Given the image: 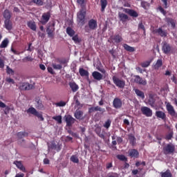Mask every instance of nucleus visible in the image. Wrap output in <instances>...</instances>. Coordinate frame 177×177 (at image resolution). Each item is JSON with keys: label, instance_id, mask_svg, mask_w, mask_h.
<instances>
[{"label": "nucleus", "instance_id": "f257e3e1", "mask_svg": "<svg viewBox=\"0 0 177 177\" xmlns=\"http://www.w3.org/2000/svg\"><path fill=\"white\" fill-rule=\"evenodd\" d=\"M165 104H166V109L169 114L171 115V117H174V118H176L177 113L175 111V109L174 108V106L169 102H165Z\"/></svg>", "mask_w": 177, "mask_h": 177}, {"label": "nucleus", "instance_id": "f03ea898", "mask_svg": "<svg viewBox=\"0 0 177 177\" xmlns=\"http://www.w3.org/2000/svg\"><path fill=\"white\" fill-rule=\"evenodd\" d=\"M113 84L118 86V88H120L123 89L125 87V81L122 80H120L118 77L113 76Z\"/></svg>", "mask_w": 177, "mask_h": 177}, {"label": "nucleus", "instance_id": "7ed1b4c3", "mask_svg": "<svg viewBox=\"0 0 177 177\" xmlns=\"http://www.w3.org/2000/svg\"><path fill=\"white\" fill-rule=\"evenodd\" d=\"M85 15H86V12L84 8L81 9L79 12H77V21H79V23L84 24V22L85 21Z\"/></svg>", "mask_w": 177, "mask_h": 177}, {"label": "nucleus", "instance_id": "20e7f679", "mask_svg": "<svg viewBox=\"0 0 177 177\" xmlns=\"http://www.w3.org/2000/svg\"><path fill=\"white\" fill-rule=\"evenodd\" d=\"M19 89L21 91H30V89H32V86L27 82L19 83Z\"/></svg>", "mask_w": 177, "mask_h": 177}, {"label": "nucleus", "instance_id": "39448f33", "mask_svg": "<svg viewBox=\"0 0 177 177\" xmlns=\"http://www.w3.org/2000/svg\"><path fill=\"white\" fill-rule=\"evenodd\" d=\"M141 111L146 117H151V115H153V111L147 106H142Z\"/></svg>", "mask_w": 177, "mask_h": 177}, {"label": "nucleus", "instance_id": "423d86ee", "mask_svg": "<svg viewBox=\"0 0 177 177\" xmlns=\"http://www.w3.org/2000/svg\"><path fill=\"white\" fill-rule=\"evenodd\" d=\"M134 81L136 82V84H139V85H147V82L146 81V79L140 77L139 75H135Z\"/></svg>", "mask_w": 177, "mask_h": 177}, {"label": "nucleus", "instance_id": "0eeeda50", "mask_svg": "<svg viewBox=\"0 0 177 177\" xmlns=\"http://www.w3.org/2000/svg\"><path fill=\"white\" fill-rule=\"evenodd\" d=\"M64 118H65V121L66 122L67 127H71V125H73V124L75 122V119L70 115H65Z\"/></svg>", "mask_w": 177, "mask_h": 177}, {"label": "nucleus", "instance_id": "6e6552de", "mask_svg": "<svg viewBox=\"0 0 177 177\" xmlns=\"http://www.w3.org/2000/svg\"><path fill=\"white\" fill-rule=\"evenodd\" d=\"M55 63H53L52 64L53 66V68H54V70H62V68H63V66H62V64H63V61L60 60V59H56Z\"/></svg>", "mask_w": 177, "mask_h": 177}, {"label": "nucleus", "instance_id": "1a4fd4ad", "mask_svg": "<svg viewBox=\"0 0 177 177\" xmlns=\"http://www.w3.org/2000/svg\"><path fill=\"white\" fill-rule=\"evenodd\" d=\"M47 34L49 38H53V32H55V24H52L47 28Z\"/></svg>", "mask_w": 177, "mask_h": 177}, {"label": "nucleus", "instance_id": "9d476101", "mask_svg": "<svg viewBox=\"0 0 177 177\" xmlns=\"http://www.w3.org/2000/svg\"><path fill=\"white\" fill-rule=\"evenodd\" d=\"M49 19H50V13L46 12L43 14L41 19V24H46L49 21Z\"/></svg>", "mask_w": 177, "mask_h": 177}, {"label": "nucleus", "instance_id": "9b49d317", "mask_svg": "<svg viewBox=\"0 0 177 177\" xmlns=\"http://www.w3.org/2000/svg\"><path fill=\"white\" fill-rule=\"evenodd\" d=\"M113 106L115 109H121L122 101H121V99L116 97L113 100Z\"/></svg>", "mask_w": 177, "mask_h": 177}, {"label": "nucleus", "instance_id": "f8f14e48", "mask_svg": "<svg viewBox=\"0 0 177 177\" xmlns=\"http://www.w3.org/2000/svg\"><path fill=\"white\" fill-rule=\"evenodd\" d=\"M111 39L113 44H115L117 45V44H120V42H122V37L120 35H115L114 36H112L111 37Z\"/></svg>", "mask_w": 177, "mask_h": 177}, {"label": "nucleus", "instance_id": "ddd939ff", "mask_svg": "<svg viewBox=\"0 0 177 177\" xmlns=\"http://www.w3.org/2000/svg\"><path fill=\"white\" fill-rule=\"evenodd\" d=\"M27 113H30V114H32L33 115H35L39 118L41 115L42 113H39L35 109L34 107H30L27 110Z\"/></svg>", "mask_w": 177, "mask_h": 177}, {"label": "nucleus", "instance_id": "4468645a", "mask_svg": "<svg viewBox=\"0 0 177 177\" xmlns=\"http://www.w3.org/2000/svg\"><path fill=\"white\" fill-rule=\"evenodd\" d=\"M88 27L90 30H96L97 28V21L95 19H91L88 21Z\"/></svg>", "mask_w": 177, "mask_h": 177}, {"label": "nucleus", "instance_id": "2eb2a0df", "mask_svg": "<svg viewBox=\"0 0 177 177\" xmlns=\"http://www.w3.org/2000/svg\"><path fill=\"white\" fill-rule=\"evenodd\" d=\"M154 33L160 35V37H167V32L166 30H162V28H159L154 30Z\"/></svg>", "mask_w": 177, "mask_h": 177}, {"label": "nucleus", "instance_id": "dca6fc26", "mask_svg": "<svg viewBox=\"0 0 177 177\" xmlns=\"http://www.w3.org/2000/svg\"><path fill=\"white\" fill-rule=\"evenodd\" d=\"M13 164L16 165L18 169H20V171H22V172H26V167H24V166L23 165V163H21V161L16 160V161H14Z\"/></svg>", "mask_w": 177, "mask_h": 177}, {"label": "nucleus", "instance_id": "f3484780", "mask_svg": "<svg viewBox=\"0 0 177 177\" xmlns=\"http://www.w3.org/2000/svg\"><path fill=\"white\" fill-rule=\"evenodd\" d=\"M92 76L94 80H97V81H100L101 80H103V75L97 71L93 72Z\"/></svg>", "mask_w": 177, "mask_h": 177}, {"label": "nucleus", "instance_id": "a211bd4d", "mask_svg": "<svg viewBox=\"0 0 177 177\" xmlns=\"http://www.w3.org/2000/svg\"><path fill=\"white\" fill-rule=\"evenodd\" d=\"M129 156L131 158H138L139 157V152L136 149H130L129 151Z\"/></svg>", "mask_w": 177, "mask_h": 177}, {"label": "nucleus", "instance_id": "6ab92c4d", "mask_svg": "<svg viewBox=\"0 0 177 177\" xmlns=\"http://www.w3.org/2000/svg\"><path fill=\"white\" fill-rule=\"evenodd\" d=\"M124 12L128 13V15H129V16L131 17H138V16H139V14H138V12L133 10L125 9Z\"/></svg>", "mask_w": 177, "mask_h": 177}, {"label": "nucleus", "instance_id": "aec40b11", "mask_svg": "<svg viewBox=\"0 0 177 177\" xmlns=\"http://www.w3.org/2000/svg\"><path fill=\"white\" fill-rule=\"evenodd\" d=\"M118 16L120 21H122V23H125V21H127V20H129V17H128V15H127L124 13L119 12Z\"/></svg>", "mask_w": 177, "mask_h": 177}, {"label": "nucleus", "instance_id": "412c9836", "mask_svg": "<svg viewBox=\"0 0 177 177\" xmlns=\"http://www.w3.org/2000/svg\"><path fill=\"white\" fill-rule=\"evenodd\" d=\"M93 111H100L101 113H104L106 111V109H102L99 106H97L95 107H91L89 109V113H93Z\"/></svg>", "mask_w": 177, "mask_h": 177}, {"label": "nucleus", "instance_id": "4be33fe9", "mask_svg": "<svg viewBox=\"0 0 177 177\" xmlns=\"http://www.w3.org/2000/svg\"><path fill=\"white\" fill-rule=\"evenodd\" d=\"M69 86L71 88L73 92H77V91H78V89H80V87L74 82H71L69 83Z\"/></svg>", "mask_w": 177, "mask_h": 177}, {"label": "nucleus", "instance_id": "5701e85b", "mask_svg": "<svg viewBox=\"0 0 177 177\" xmlns=\"http://www.w3.org/2000/svg\"><path fill=\"white\" fill-rule=\"evenodd\" d=\"M4 27L6 30L10 31V30H12V21H10V19H6L4 21Z\"/></svg>", "mask_w": 177, "mask_h": 177}, {"label": "nucleus", "instance_id": "b1692460", "mask_svg": "<svg viewBox=\"0 0 177 177\" xmlns=\"http://www.w3.org/2000/svg\"><path fill=\"white\" fill-rule=\"evenodd\" d=\"M162 51L164 53H169L171 52V46L167 43H164L162 46Z\"/></svg>", "mask_w": 177, "mask_h": 177}, {"label": "nucleus", "instance_id": "393cba45", "mask_svg": "<svg viewBox=\"0 0 177 177\" xmlns=\"http://www.w3.org/2000/svg\"><path fill=\"white\" fill-rule=\"evenodd\" d=\"M27 26L30 30L32 31H37V25L35 23L32 21H30L28 22Z\"/></svg>", "mask_w": 177, "mask_h": 177}, {"label": "nucleus", "instance_id": "a878e982", "mask_svg": "<svg viewBox=\"0 0 177 177\" xmlns=\"http://www.w3.org/2000/svg\"><path fill=\"white\" fill-rule=\"evenodd\" d=\"M79 73L81 77H89V72L82 68L79 69Z\"/></svg>", "mask_w": 177, "mask_h": 177}, {"label": "nucleus", "instance_id": "bb28decb", "mask_svg": "<svg viewBox=\"0 0 177 177\" xmlns=\"http://www.w3.org/2000/svg\"><path fill=\"white\" fill-rule=\"evenodd\" d=\"M134 92L137 95V96H138V97H140V99H145V93H143V91L136 88L134 89Z\"/></svg>", "mask_w": 177, "mask_h": 177}, {"label": "nucleus", "instance_id": "cd10ccee", "mask_svg": "<svg viewBox=\"0 0 177 177\" xmlns=\"http://www.w3.org/2000/svg\"><path fill=\"white\" fill-rule=\"evenodd\" d=\"M8 45H9V39H8V38H6L2 41L1 44H0V48L1 49L8 48Z\"/></svg>", "mask_w": 177, "mask_h": 177}, {"label": "nucleus", "instance_id": "c85d7f7f", "mask_svg": "<svg viewBox=\"0 0 177 177\" xmlns=\"http://www.w3.org/2000/svg\"><path fill=\"white\" fill-rule=\"evenodd\" d=\"M156 115L158 118H161V120H165V113L161 111H157L156 112Z\"/></svg>", "mask_w": 177, "mask_h": 177}, {"label": "nucleus", "instance_id": "c756f323", "mask_svg": "<svg viewBox=\"0 0 177 177\" xmlns=\"http://www.w3.org/2000/svg\"><path fill=\"white\" fill-rule=\"evenodd\" d=\"M174 146L171 145H168L165 147V153H174Z\"/></svg>", "mask_w": 177, "mask_h": 177}, {"label": "nucleus", "instance_id": "7c9ffc66", "mask_svg": "<svg viewBox=\"0 0 177 177\" xmlns=\"http://www.w3.org/2000/svg\"><path fill=\"white\" fill-rule=\"evenodd\" d=\"M82 115H84V112H82V111L77 110L75 112V117L77 120H81V118H82Z\"/></svg>", "mask_w": 177, "mask_h": 177}, {"label": "nucleus", "instance_id": "2f4dec72", "mask_svg": "<svg viewBox=\"0 0 177 177\" xmlns=\"http://www.w3.org/2000/svg\"><path fill=\"white\" fill-rule=\"evenodd\" d=\"M19 139H23V138H26V136H28V133L25 131H21L17 133V134Z\"/></svg>", "mask_w": 177, "mask_h": 177}, {"label": "nucleus", "instance_id": "473e14b6", "mask_svg": "<svg viewBox=\"0 0 177 177\" xmlns=\"http://www.w3.org/2000/svg\"><path fill=\"white\" fill-rule=\"evenodd\" d=\"M101 3V11L104 12V9L107 6V0H100Z\"/></svg>", "mask_w": 177, "mask_h": 177}, {"label": "nucleus", "instance_id": "72a5a7b5", "mask_svg": "<svg viewBox=\"0 0 177 177\" xmlns=\"http://www.w3.org/2000/svg\"><path fill=\"white\" fill-rule=\"evenodd\" d=\"M66 34H68V35H69V37H74V34H75V31H74V30H73V28L68 27L66 28Z\"/></svg>", "mask_w": 177, "mask_h": 177}, {"label": "nucleus", "instance_id": "f704fd0d", "mask_svg": "<svg viewBox=\"0 0 177 177\" xmlns=\"http://www.w3.org/2000/svg\"><path fill=\"white\" fill-rule=\"evenodd\" d=\"M161 66H162V59H158L153 67L155 70H158Z\"/></svg>", "mask_w": 177, "mask_h": 177}, {"label": "nucleus", "instance_id": "c9c22d12", "mask_svg": "<svg viewBox=\"0 0 177 177\" xmlns=\"http://www.w3.org/2000/svg\"><path fill=\"white\" fill-rule=\"evenodd\" d=\"M123 48L125 49V50H127V52H135V48L131 47L128 44H124Z\"/></svg>", "mask_w": 177, "mask_h": 177}, {"label": "nucleus", "instance_id": "e433bc0d", "mask_svg": "<svg viewBox=\"0 0 177 177\" xmlns=\"http://www.w3.org/2000/svg\"><path fill=\"white\" fill-rule=\"evenodd\" d=\"M117 159L120 160V161H124L126 162V161H128V158L126 157L124 155H117Z\"/></svg>", "mask_w": 177, "mask_h": 177}, {"label": "nucleus", "instance_id": "4c0bfd02", "mask_svg": "<svg viewBox=\"0 0 177 177\" xmlns=\"http://www.w3.org/2000/svg\"><path fill=\"white\" fill-rule=\"evenodd\" d=\"M3 17L6 19V20H9L10 19V12L6 10L3 12Z\"/></svg>", "mask_w": 177, "mask_h": 177}, {"label": "nucleus", "instance_id": "58836bf2", "mask_svg": "<svg viewBox=\"0 0 177 177\" xmlns=\"http://www.w3.org/2000/svg\"><path fill=\"white\" fill-rule=\"evenodd\" d=\"M111 126V120L110 119H108L104 124V127L106 128V129H109Z\"/></svg>", "mask_w": 177, "mask_h": 177}, {"label": "nucleus", "instance_id": "ea45409f", "mask_svg": "<svg viewBox=\"0 0 177 177\" xmlns=\"http://www.w3.org/2000/svg\"><path fill=\"white\" fill-rule=\"evenodd\" d=\"M71 161H72V162H75V164H78L80 162V160L77 156H72L71 157Z\"/></svg>", "mask_w": 177, "mask_h": 177}, {"label": "nucleus", "instance_id": "a19ab883", "mask_svg": "<svg viewBox=\"0 0 177 177\" xmlns=\"http://www.w3.org/2000/svg\"><path fill=\"white\" fill-rule=\"evenodd\" d=\"M55 104L56 107H64V106H66V102L60 101L59 102H56Z\"/></svg>", "mask_w": 177, "mask_h": 177}, {"label": "nucleus", "instance_id": "79ce46f5", "mask_svg": "<svg viewBox=\"0 0 177 177\" xmlns=\"http://www.w3.org/2000/svg\"><path fill=\"white\" fill-rule=\"evenodd\" d=\"M141 6L144 9H149V7L150 6V4L146 1H141Z\"/></svg>", "mask_w": 177, "mask_h": 177}, {"label": "nucleus", "instance_id": "37998d69", "mask_svg": "<svg viewBox=\"0 0 177 177\" xmlns=\"http://www.w3.org/2000/svg\"><path fill=\"white\" fill-rule=\"evenodd\" d=\"M53 120H55L57 121L58 124H62V116L57 115V116H53Z\"/></svg>", "mask_w": 177, "mask_h": 177}, {"label": "nucleus", "instance_id": "c03bdc74", "mask_svg": "<svg viewBox=\"0 0 177 177\" xmlns=\"http://www.w3.org/2000/svg\"><path fill=\"white\" fill-rule=\"evenodd\" d=\"M167 23H168V24H170L171 26L173 28H175L176 24H175V21H174V19H167Z\"/></svg>", "mask_w": 177, "mask_h": 177}, {"label": "nucleus", "instance_id": "a18cd8bd", "mask_svg": "<svg viewBox=\"0 0 177 177\" xmlns=\"http://www.w3.org/2000/svg\"><path fill=\"white\" fill-rule=\"evenodd\" d=\"M161 177H172V174L169 171L162 173Z\"/></svg>", "mask_w": 177, "mask_h": 177}, {"label": "nucleus", "instance_id": "49530a36", "mask_svg": "<svg viewBox=\"0 0 177 177\" xmlns=\"http://www.w3.org/2000/svg\"><path fill=\"white\" fill-rule=\"evenodd\" d=\"M150 63H151V61H145L141 64V66L144 68L149 67V66H150Z\"/></svg>", "mask_w": 177, "mask_h": 177}, {"label": "nucleus", "instance_id": "de8ad7c7", "mask_svg": "<svg viewBox=\"0 0 177 177\" xmlns=\"http://www.w3.org/2000/svg\"><path fill=\"white\" fill-rule=\"evenodd\" d=\"M48 150L56 149V144L55 142L48 143Z\"/></svg>", "mask_w": 177, "mask_h": 177}, {"label": "nucleus", "instance_id": "09e8293b", "mask_svg": "<svg viewBox=\"0 0 177 177\" xmlns=\"http://www.w3.org/2000/svg\"><path fill=\"white\" fill-rule=\"evenodd\" d=\"M34 3H36V5H39V6H42L44 5V1L42 0H32Z\"/></svg>", "mask_w": 177, "mask_h": 177}, {"label": "nucleus", "instance_id": "8fccbe9b", "mask_svg": "<svg viewBox=\"0 0 177 177\" xmlns=\"http://www.w3.org/2000/svg\"><path fill=\"white\" fill-rule=\"evenodd\" d=\"M138 28H140L141 30H143L144 35H146V29L145 28V25L143 24L140 23L138 24Z\"/></svg>", "mask_w": 177, "mask_h": 177}, {"label": "nucleus", "instance_id": "3c124183", "mask_svg": "<svg viewBox=\"0 0 177 177\" xmlns=\"http://www.w3.org/2000/svg\"><path fill=\"white\" fill-rule=\"evenodd\" d=\"M154 98L153 97V95H149V103L150 106H153L154 104Z\"/></svg>", "mask_w": 177, "mask_h": 177}, {"label": "nucleus", "instance_id": "603ef678", "mask_svg": "<svg viewBox=\"0 0 177 177\" xmlns=\"http://www.w3.org/2000/svg\"><path fill=\"white\" fill-rule=\"evenodd\" d=\"M7 73L13 75L15 74V71H13V69L10 68L9 66H7V69H6Z\"/></svg>", "mask_w": 177, "mask_h": 177}, {"label": "nucleus", "instance_id": "864d4df0", "mask_svg": "<svg viewBox=\"0 0 177 177\" xmlns=\"http://www.w3.org/2000/svg\"><path fill=\"white\" fill-rule=\"evenodd\" d=\"M73 41L75 42V44L80 42V39H78V35H75L72 37Z\"/></svg>", "mask_w": 177, "mask_h": 177}, {"label": "nucleus", "instance_id": "5fc2aeb1", "mask_svg": "<svg viewBox=\"0 0 177 177\" xmlns=\"http://www.w3.org/2000/svg\"><path fill=\"white\" fill-rule=\"evenodd\" d=\"M77 3L80 5V6H84V3H85V0H76Z\"/></svg>", "mask_w": 177, "mask_h": 177}, {"label": "nucleus", "instance_id": "6e6d98bb", "mask_svg": "<svg viewBox=\"0 0 177 177\" xmlns=\"http://www.w3.org/2000/svg\"><path fill=\"white\" fill-rule=\"evenodd\" d=\"M24 62H32V60H34V59H32V57H26L25 58H24Z\"/></svg>", "mask_w": 177, "mask_h": 177}, {"label": "nucleus", "instance_id": "4d7b16f0", "mask_svg": "<svg viewBox=\"0 0 177 177\" xmlns=\"http://www.w3.org/2000/svg\"><path fill=\"white\" fill-rule=\"evenodd\" d=\"M161 1L163 3L164 8L167 9V8H168V0H161Z\"/></svg>", "mask_w": 177, "mask_h": 177}, {"label": "nucleus", "instance_id": "13d9d810", "mask_svg": "<svg viewBox=\"0 0 177 177\" xmlns=\"http://www.w3.org/2000/svg\"><path fill=\"white\" fill-rule=\"evenodd\" d=\"M6 81L9 82V84H15V80L10 77L6 78Z\"/></svg>", "mask_w": 177, "mask_h": 177}, {"label": "nucleus", "instance_id": "bf43d9fd", "mask_svg": "<svg viewBox=\"0 0 177 177\" xmlns=\"http://www.w3.org/2000/svg\"><path fill=\"white\" fill-rule=\"evenodd\" d=\"M10 50H11V52H12V53L14 55H20V53L19 51L15 50L13 47L11 48Z\"/></svg>", "mask_w": 177, "mask_h": 177}, {"label": "nucleus", "instance_id": "052dcab7", "mask_svg": "<svg viewBox=\"0 0 177 177\" xmlns=\"http://www.w3.org/2000/svg\"><path fill=\"white\" fill-rule=\"evenodd\" d=\"M3 67H5V62H3V60L0 57V68H3Z\"/></svg>", "mask_w": 177, "mask_h": 177}, {"label": "nucleus", "instance_id": "680f3d73", "mask_svg": "<svg viewBox=\"0 0 177 177\" xmlns=\"http://www.w3.org/2000/svg\"><path fill=\"white\" fill-rule=\"evenodd\" d=\"M159 10L160 12H162V15H164V16L167 15V12L162 7H159Z\"/></svg>", "mask_w": 177, "mask_h": 177}, {"label": "nucleus", "instance_id": "e2e57ef3", "mask_svg": "<svg viewBox=\"0 0 177 177\" xmlns=\"http://www.w3.org/2000/svg\"><path fill=\"white\" fill-rule=\"evenodd\" d=\"M4 109V113L6 115L9 114V110H10V108H9V106H6Z\"/></svg>", "mask_w": 177, "mask_h": 177}, {"label": "nucleus", "instance_id": "0e129e2a", "mask_svg": "<svg viewBox=\"0 0 177 177\" xmlns=\"http://www.w3.org/2000/svg\"><path fill=\"white\" fill-rule=\"evenodd\" d=\"M112 167H113V163L109 162V163L106 164V169H110V168H112Z\"/></svg>", "mask_w": 177, "mask_h": 177}, {"label": "nucleus", "instance_id": "69168bd1", "mask_svg": "<svg viewBox=\"0 0 177 177\" xmlns=\"http://www.w3.org/2000/svg\"><path fill=\"white\" fill-rule=\"evenodd\" d=\"M136 69L137 71H138L141 74L143 73V70L142 69V68H140L139 66L136 67Z\"/></svg>", "mask_w": 177, "mask_h": 177}, {"label": "nucleus", "instance_id": "338daca9", "mask_svg": "<svg viewBox=\"0 0 177 177\" xmlns=\"http://www.w3.org/2000/svg\"><path fill=\"white\" fill-rule=\"evenodd\" d=\"M0 107H1V109H5V107H6V104L0 101Z\"/></svg>", "mask_w": 177, "mask_h": 177}, {"label": "nucleus", "instance_id": "774afa93", "mask_svg": "<svg viewBox=\"0 0 177 177\" xmlns=\"http://www.w3.org/2000/svg\"><path fill=\"white\" fill-rule=\"evenodd\" d=\"M15 177H24V174H17L15 176Z\"/></svg>", "mask_w": 177, "mask_h": 177}]
</instances>
